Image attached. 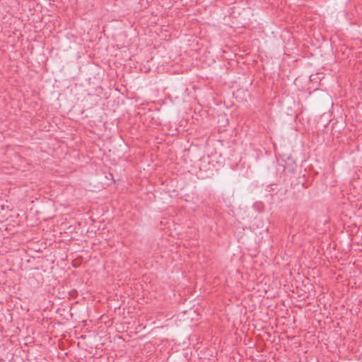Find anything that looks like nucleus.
Listing matches in <instances>:
<instances>
[{
    "mask_svg": "<svg viewBox=\"0 0 362 362\" xmlns=\"http://www.w3.org/2000/svg\"><path fill=\"white\" fill-rule=\"evenodd\" d=\"M285 161H286V165H290V164L294 163V160L291 156H288L287 157L286 160H285Z\"/></svg>",
    "mask_w": 362,
    "mask_h": 362,
    "instance_id": "1",
    "label": "nucleus"
},
{
    "mask_svg": "<svg viewBox=\"0 0 362 362\" xmlns=\"http://www.w3.org/2000/svg\"><path fill=\"white\" fill-rule=\"evenodd\" d=\"M257 206H258V204H255L254 207H256Z\"/></svg>",
    "mask_w": 362,
    "mask_h": 362,
    "instance_id": "2",
    "label": "nucleus"
}]
</instances>
